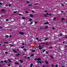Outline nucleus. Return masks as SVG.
<instances>
[{"instance_id":"obj_33","label":"nucleus","mask_w":67,"mask_h":67,"mask_svg":"<svg viewBox=\"0 0 67 67\" xmlns=\"http://www.w3.org/2000/svg\"><path fill=\"white\" fill-rule=\"evenodd\" d=\"M37 4H38V3H36V4H34V5H37Z\"/></svg>"},{"instance_id":"obj_57","label":"nucleus","mask_w":67,"mask_h":67,"mask_svg":"<svg viewBox=\"0 0 67 67\" xmlns=\"http://www.w3.org/2000/svg\"><path fill=\"white\" fill-rule=\"evenodd\" d=\"M55 67H58V65H55Z\"/></svg>"},{"instance_id":"obj_49","label":"nucleus","mask_w":67,"mask_h":67,"mask_svg":"<svg viewBox=\"0 0 67 67\" xmlns=\"http://www.w3.org/2000/svg\"><path fill=\"white\" fill-rule=\"evenodd\" d=\"M18 15H22V14H18Z\"/></svg>"},{"instance_id":"obj_3","label":"nucleus","mask_w":67,"mask_h":67,"mask_svg":"<svg viewBox=\"0 0 67 67\" xmlns=\"http://www.w3.org/2000/svg\"><path fill=\"white\" fill-rule=\"evenodd\" d=\"M1 12H5V10L4 9H3L1 10Z\"/></svg>"},{"instance_id":"obj_10","label":"nucleus","mask_w":67,"mask_h":67,"mask_svg":"<svg viewBox=\"0 0 67 67\" xmlns=\"http://www.w3.org/2000/svg\"><path fill=\"white\" fill-rule=\"evenodd\" d=\"M15 64L16 65H19V63L18 62H15Z\"/></svg>"},{"instance_id":"obj_29","label":"nucleus","mask_w":67,"mask_h":67,"mask_svg":"<svg viewBox=\"0 0 67 67\" xmlns=\"http://www.w3.org/2000/svg\"><path fill=\"white\" fill-rule=\"evenodd\" d=\"M37 21H36L35 22V24H37Z\"/></svg>"},{"instance_id":"obj_37","label":"nucleus","mask_w":67,"mask_h":67,"mask_svg":"<svg viewBox=\"0 0 67 67\" xmlns=\"http://www.w3.org/2000/svg\"><path fill=\"white\" fill-rule=\"evenodd\" d=\"M52 29H53V30H55V27H52Z\"/></svg>"},{"instance_id":"obj_26","label":"nucleus","mask_w":67,"mask_h":67,"mask_svg":"<svg viewBox=\"0 0 67 67\" xmlns=\"http://www.w3.org/2000/svg\"><path fill=\"white\" fill-rule=\"evenodd\" d=\"M56 17H54L53 18V20H56Z\"/></svg>"},{"instance_id":"obj_42","label":"nucleus","mask_w":67,"mask_h":67,"mask_svg":"<svg viewBox=\"0 0 67 67\" xmlns=\"http://www.w3.org/2000/svg\"><path fill=\"white\" fill-rule=\"evenodd\" d=\"M46 53L47 54H48V51H47L46 52Z\"/></svg>"},{"instance_id":"obj_22","label":"nucleus","mask_w":67,"mask_h":67,"mask_svg":"<svg viewBox=\"0 0 67 67\" xmlns=\"http://www.w3.org/2000/svg\"><path fill=\"white\" fill-rule=\"evenodd\" d=\"M21 48H24V46H22L21 47Z\"/></svg>"},{"instance_id":"obj_17","label":"nucleus","mask_w":67,"mask_h":67,"mask_svg":"<svg viewBox=\"0 0 67 67\" xmlns=\"http://www.w3.org/2000/svg\"><path fill=\"white\" fill-rule=\"evenodd\" d=\"M22 19H23V20H25V18L24 17H22Z\"/></svg>"},{"instance_id":"obj_4","label":"nucleus","mask_w":67,"mask_h":67,"mask_svg":"<svg viewBox=\"0 0 67 67\" xmlns=\"http://www.w3.org/2000/svg\"><path fill=\"white\" fill-rule=\"evenodd\" d=\"M20 53H17V54H16V57H18V56H19V55H20Z\"/></svg>"},{"instance_id":"obj_32","label":"nucleus","mask_w":67,"mask_h":67,"mask_svg":"<svg viewBox=\"0 0 67 67\" xmlns=\"http://www.w3.org/2000/svg\"><path fill=\"white\" fill-rule=\"evenodd\" d=\"M26 2L27 3H30V2H29V1H27Z\"/></svg>"},{"instance_id":"obj_27","label":"nucleus","mask_w":67,"mask_h":67,"mask_svg":"<svg viewBox=\"0 0 67 67\" xmlns=\"http://www.w3.org/2000/svg\"><path fill=\"white\" fill-rule=\"evenodd\" d=\"M17 11H14V13H17Z\"/></svg>"},{"instance_id":"obj_23","label":"nucleus","mask_w":67,"mask_h":67,"mask_svg":"<svg viewBox=\"0 0 67 67\" xmlns=\"http://www.w3.org/2000/svg\"><path fill=\"white\" fill-rule=\"evenodd\" d=\"M42 48H43L41 47H40L39 48V49H42Z\"/></svg>"},{"instance_id":"obj_34","label":"nucleus","mask_w":67,"mask_h":67,"mask_svg":"<svg viewBox=\"0 0 67 67\" xmlns=\"http://www.w3.org/2000/svg\"><path fill=\"white\" fill-rule=\"evenodd\" d=\"M33 24V22H31L30 23V24Z\"/></svg>"},{"instance_id":"obj_7","label":"nucleus","mask_w":67,"mask_h":67,"mask_svg":"<svg viewBox=\"0 0 67 67\" xmlns=\"http://www.w3.org/2000/svg\"><path fill=\"white\" fill-rule=\"evenodd\" d=\"M45 25H46L47 24H49V23L48 22H45L44 23Z\"/></svg>"},{"instance_id":"obj_24","label":"nucleus","mask_w":67,"mask_h":67,"mask_svg":"<svg viewBox=\"0 0 67 67\" xmlns=\"http://www.w3.org/2000/svg\"><path fill=\"white\" fill-rule=\"evenodd\" d=\"M32 5L31 4H30L28 5V6H32Z\"/></svg>"},{"instance_id":"obj_36","label":"nucleus","mask_w":67,"mask_h":67,"mask_svg":"<svg viewBox=\"0 0 67 67\" xmlns=\"http://www.w3.org/2000/svg\"><path fill=\"white\" fill-rule=\"evenodd\" d=\"M11 4H9V7H11Z\"/></svg>"},{"instance_id":"obj_38","label":"nucleus","mask_w":67,"mask_h":67,"mask_svg":"<svg viewBox=\"0 0 67 67\" xmlns=\"http://www.w3.org/2000/svg\"><path fill=\"white\" fill-rule=\"evenodd\" d=\"M44 16L46 17H47V15H46V14L44 15Z\"/></svg>"},{"instance_id":"obj_52","label":"nucleus","mask_w":67,"mask_h":67,"mask_svg":"<svg viewBox=\"0 0 67 67\" xmlns=\"http://www.w3.org/2000/svg\"><path fill=\"white\" fill-rule=\"evenodd\" d=\"M5 6H6V7H8V5L7 4H6Z\"/></svg>"},{"instance_id":"obj_31","label":"nucleus","mask_w":67,"mask_h":67,"mask_svg":"<svg viewBox=\"0 0 67 67\" xmlns=\"http://www.w3.org/2000/svg\"><path fill=\"white\" fill-rule=\"evenodd\" d=\"M5 54H8V52H5Z\"/></svg>"},{"instance_id":"obj_8","label":"nucleus","mask_w":67,"mask_h":67,"mask_svg":"<svg viewBox=\"0 0 67 67\" xmlns=\"http://www.w3.org/2000/svg\"><path fill=\"white\" fill-rule=\"evenodd\" d=\"M19 61L21 63H22L23 62V61L22 60H20Z\"/></svg>"},{"instance_id":"obj_46","label":"nucleus","mask_w":67,"mask_h":67,"mask_svg":"<svg viewBox=\"0 0 67 67\" xmlns=\"http://www.w3.org/2000/svg\"><path fill=\"white\" fill-rule=\"evenodd\" d=\"M4 43H5V44H8V42H4Z\"/></svg>"},{"instance_id":"obj_62","label":"nucleus","mask_w":67,"mask_h":67,"mask_svg":"<svg viewBox=\"0 0 67 67\" xmlns=\"http://www.w3.org/2000/svg\"><path fill=\"white\" fill-rule=\"evenodd\" d=\"M49 14L48 13H47L46 14V15H49Z\"/></svg>"},{"instance_id":"obj_18","label":"nucleus","mask_w":67,"mask_h":67,"mask_svg":"<svg viewBox=\"0 0 67 67\" xmlns=\"http://www.w3.org/2000/svg\"><path fill=\"white\" fill-rule=\"evenodd\" d=\"M46 63L47 64H48V62L47 61H46Z\"/></svg>"},{"instance_id":"obj_20","label":"nucleus","mask_w":67,"mask_h":67,"mask_svg":"<svg viewBox=\"0 0 67 67\" xmlns=\"http://www.w3.org/2000/svg\"><path fill=\"white\" fill-rule=\"evenodd\" d=\"M65 18H61V20H65Z\"/></svg>"},{"instance_id":"obj_63","label":"nucleus","mask_w":67,"mask_h":67,"mask_svg":"<svg viewBox=\"0 0 67 67\" xmlns=\"http://www.w3.org/2000/svg\"><path fill=\"white\" fill-rule=\"evenodd\" d=\"M39 47H41V45H40H40H39Z\"/></svg>"},{"instance_id":"obj_9","label":"nucleus","mask_w":67,"mask_h":67,"mask_svg":"<svg viewBox=\"0 0 67 67\" xmlns=\"http://www.w3.org/2000/svg\"><path fill=\"white\" fill-rule=\"evenodd\" d=\"M37 63H40V64H42V62H41V61H40V62L38 61H37Z\"/></svg>"},{"instance_id":"obj_16","label":"nucleus","mask_w":67,"mask_h":67,"mask_svg":"<svg viewBox=\"0 0 67 67\" xmlns=\"http://www.w3.org/2000/svg\"><path fill=\"white\" fill-rule=\"evenodd\" d=\"M33 65V64H30V67H32V65Z\"/></svg>"},{"instance_id":"obj_64","label":"nucleus","mask_w":67,"mask_h":67,"mask_svg":"<svg viewBox=\"0 0 67 67\" xmlns=\"http://www.w3.org/2000/svg\"><path fill=\"white\" fill-rule=\"evenodd\" d=\"M43 56V57H45V54H44Z\"/></svg>"},{"instance_id":"obj_53","label":"nucleus","mask_w":67,"mask_h":67,"mask_svg":"<svg viewBox=\"0 0 67 67\" xmlns=\"http://www.w3.org/2000/svg\"><path fill=\"white\" fill-rule=\"evenodd\" d=\"M53 47L52 46H51V47H50L49 48V49H50V48H52Z\"/></svg>"},{"instance_id":"obj_39","label":"nucleus","mask_w":67,"mask_h":67,"mask_svg":"<svg viewBox=\"0 0 67 67\" xmlns=\"http://www.w3.org/2000/svg\"><path fill=\"white\" fill-rule=\"evenodd\" d=\"M52 15V14H49V15Z\"/></svg>"},{"instance_id":"obj_58","label":"nucleus","mask_w":67,"mask_h":67,"mask_svg":"<svg viewBox=\"0 0 67 67\" xmlns=\"http://www.w3.org/2000/svg\"><path fill=\"white\" fill-rule=\"evenodd\" d=\"M42 44H45V43H41Z\"/></svg>"},{"instance_id":"obj_28","label":"nucleus","mask_w":67,"mask_h":67,"mask_svg":"<svg viewBox=\"0 0 67 67\" xmlns=\"http://www.w3.org/2000/svg\"><path fill=\"white\" fill-rule=\"evenodd\" d=\"M1 62L2 63H4V61H1Z\"/></svg>"},{"instance_id":"obj_50","label":"nucleus","mask_w":67,"mask_h":67,"mask_svg":"<svg viewBox=\"0 0 67 67\" xmlns=\"http://www.w3.org/2000/svg\"><path fill=\"white\" fill-rule=\"evenodd\" d=\"M61 5H62V6H63V7L64 6V5L63 4H62Z\"/></svg>"},{"instance_id":"obj_5","label":"nucleus","mask_w":67,"mask_h":67,"mask_svg":"<svg viewBox=\"0 0 67 67\" xmlns=\"http://www.w3.org/2000/svg\"><path fill=\"white\" fill-rule=\"evenodd\" d=\"M29 16L30 17H31V18H33L34 16V15L32 14H30Z\"/></svg>"},{"instance_id":"obj_11","label":"nucleus","mask_w":67,"mask_h":67,"mask_svg":"<svg viewBox=\"0 0 67 67\" xmlns=\"http://www.w3.org/2000/svg\"><path fill=\"white\" fill-rule=\"evenodd\" d=\"M34 56V54H32L31 55V57H33V56Z\"/></svg>"},{"instance_id":"obj_13","label":"nucleus","mask_w":67,"mask_h":67,"mask_svg":"<svg viewBox=\"0 0 67 67\" xmlns=\"http://www.w3.org/2000/svg\"><path fill=\"white\" fill-rule=\"evenodd\" d=\"M8 61L9 62V63H11L12 62L10 60V59H8Z\"/></svg>"},{"instance_id":"obj_12","label":"nucleus","mask_w":67,"mask_h":67,"mask_svg":"<svg viewBox=\"0 0 67 67\" xmlns=\"http://www.w3.org/2000/svg\"><path fill=\"white\" fill-rule=\"evenodd\" d=\"M9 46H11V47H13L14 46V45H13L12 44H9Z\"/></svg>"},{"instance_id":"obj_61","label":"nucleus","mask_w":67,"mask_h":67,"mask_svg":"<svg viewBox=\"0 0 67 67\" xmlns=\"http://www.w3.org/2000/svg\"><path fill=\"white\" fill-rule=\"evenodd\" d=\"M27 56H25V57H24L25 58H27Z\"/></svg>"},{"instance_id":"obj_59","label":"nucleus","mask_w":67,"mask_h":67,"mask_svg":"<svg viewBox=\"0 0 67 67\" xmlns=\"http://www.w3.org/2000/svg\"><path fill=\"white\" fill-rule=\"evenodd\" d=\"M9 37H10L11 38H12V36H11V35Z\"/></svg>"},{"instance_id":"obj_51","label":"nucleus","mask_w":67,"mask_h":67,"mask_svg":"<svg viewBox=\"0 0 67 67\" xmlns=\"http://www.w3.org/2000/svg\"><path fill=\"white\" fill-rule=\"evenodd\" d=\"M24 51H26V49L25 48V49H24Z\"/></svg>"},{"instance_id":"obj_43","label":"nucleus","mask_w":67,"mask_h":67,"mask_svg":"<svg viewBox=\"0 0 67 67\" xmlns=\"http://www.w3.org/2000/svg\"><path fill=\"white\" fill-rule=\"evenodd\" d=\"M45 41H46L47 40V38H46L45 39Z\"/></svg>"},{"instance_id":"obj_44","label":"nucleus","mask_w":67,"mask_h":67,"mask_svg":"<svg viewBox=\"0 0 67 67\" xmlns=\"http://www.w3.org/2000/svg\"><path fill=\"white\" fill-rule=\"evenodd\" d=\"M0 5H2V3L0 2Z\"/></svg>"},{"instance_id":"obj_2","label":"nucleus","mask_w":67,"mask_h":67,"mask_svg":"<svg viewBox=\"0 0 67 67\" xmlns=\"http://www.w3.org/2000/svg\"><path fill=\"white\" fill-rule=\"evenodd\" d=\"M19 33L20 34L22 35H24V33L22 32H19Z\"/></svg>"},{"instance_id":"obj_25","label":"nucleus","mask_w":67,"mask_h":67,"mask_svg":"<svg viewBox=\"0 0 67 67\" xmlns=\"http://www.w3.org/2000/svg\"><path fill=\"white\" fill-rule=\"evenodd\" d=\"M25 13H29V12L27 11H26L25 12Z\"/></svg>"},{"instance_id":"obj_47","label":"nucleus","mask_w":67,"mask_h":67,"mask_svg":"<svg viewBox=\"0 0 67 67\" xmlns=\"http://www.w3.org/2000/svg\"><path fill=\"white\" fill-rule=\"evenodd\" d=\"M60 36H62L63 35V34H60Z\"/></svg>"},{"instance_id":"obj_60","label":"nucleus","mask_w":67,"mask_h":67,"mask_svg":"<svg viewBox=\"0 0 67 67\" xmlns=\"http://www.w3.org/2000/svg\"><path fill=\"white\" fill-rule=\"evenodd\" d=\"M43 29V27H41L40 28V30H41V29Z\"/></svg>"},{"instance_id":"obj_30","label":"nucleus","mask_w":67,"mask_h":67,"mask_svg":"<svg viewBox=\"0 0 67 67\" xmlns=\"http://www.w3.org/2000/svg\"><path fill=\"white\" fill-rule=\"evenodd\" d=\"M6 37H7V38H8L9 37V36L8 35H7L6 36Z\"/></svg>"},{"instance_id":"obj_6","label":"nucleus","mask_w":67,"mask_h":67,"mask_svg":"<svg viewBox=\"0 0 67 67\" xmlns=\"http://www.w3.org/2000/svg\"><path fill=\"white\" fill-rule=\"evenodd\" d=\"M12 51L13 52H14L15 53H17V52L14 49H13Z\"/></svg>"},{"instance_id":"obj_14","label":"nucleus","mask_w":67,"mask_h":67,"mask_svg":"<svg viewBox=\"0 0 67 67\" xmlns=\"http://www.w3.org/2000/svg\"><path fill=\"white\" fill-rule=\"evenodd\" d=\"M4 62L5 63H7V61L6 60H5L4 61Z\"/></svg>"},{"instance_id":"obj_48","label":"nucleus","mask_w":67,"mask_h":67,"mask_svg":"<svg viewBox=\"0 0 67 67\" xmlns=\"http://www.w3.org/2000/svg\"><path fill=\"white\" fill-rule=\"evenodd\" d=\"M51 66H52V67H54V65H53V64H52V65H51Z\"/></svg>"},{"instance_id":"obj_55","label":"nucleus","mask_w":67,"mask_h":67,"mask_svg":"<svg viewBox=\"0 0 67 67\" xmlns=\"http://www.w3.org/2000/svg\"><path fill=\"white\" fill-rule=\"evenodd\" d=\"M36 40H38V38L37 37L36 38Z\"/></svg>"},{"instance_id":"obj_15","label":"nucleus","mask_w":67,"mask_h":67,"mask_svg":"<svg viewBox=\"0 0 67 67\" xmlns=\"http://www.w3.org/2000/svg\"><path fill=\"white\" fill-rule=\"evenodd\" d=\"M51 56V58H52V59H53V58H54V57H53L52 55H51L50 56Z\"/></svg>"},{"instance_id":"obj_35","label":"nucleus","mask_w":67,"mask_h":67,"mask_svg":"<svg viewBox=\"0 0 67 67\" xmlns=\"http://www.w3.org/2000/svg\"><path fill=\"white\" fill-rule=\"evenodd\" d=\"M32 19H29V21H32Z\"/></svg>"},{"instance_id":"obj_41","label":"nucleus","mask_w":67,"mask_h":67,"mask_svg":"<svg viewBox=\"0 0 67 67\" xmlns=\"http://www.w3.org/2000/svg\"><path fill=\"white\" fill-rule=\"evenodd\" d=\"M8 66H11V64H8Z\"/></svg>"},{"instance_id":"obj_45","label":"nucleus","mask_w":67,"mask_h":67,"mask_svg":"<svg viewBox=\"0 0 67 67\" xmlns=\"http://www.w3.org/2000/svg\"><path fill=\"white\" fill-rule=\"evenodd\" d=\"M27 59H30V57H27Z\"/></svg>"},{"instance_id":"obj_40","label":"nucleus","mask_w":67,"mask_h":67,"mask_svg":"<svg viewBox=\"0 0 67 67\" xmlns=\"http://www.w3.org/2000/svg\"><path fill=\"white\" fill-rule=\"evenodd\" d=\"M6 21H9V20L8 19H6Z\"/></svg>"},{"instance_id":"obj_56","label":"nucleus","mask_w":67,"mask_h":67,"mask_svg":"<svg viewBox=\"0 0 67 67\" xmlns=\"http://www.w3.org/2000/svg\"><path fill=\"white\" fill-rule=\"evenodd\" d=\"M0 28L2 29V26L0 27Z\"/></svg>"},{"instance_id":"obj_21","label":"nucleus","mask_w":67,"mask_h":67,"mask_svg":"<svg viewBox=\"0 0 67 67\" xmlns=\"http://www.w3.org/2000/svg\"><path fill=\"white\" fill-rule=\"evenodd\" d=\"M48 27L47 26H46L45 28L47 29Z\"/></svg>"},{"instance_id":"obj_1","label":"nucleus","mask_w":67,"mask_h":67,"mask_svg":"<svg viewBox=\"0 0 67 67\" xmlns=\"http://www.w3.org/2000/svg\"><path fill=\"white\" fill-rule=\"evenodd\" d=\"M34 60H37L38 61H39L40 60H41V58H35V59H34Z\"/></svg>"},{"instance_id":"obj_54","label":"nucleus","mask_w":67,"mask_h":67,"mask_svg":"<svg viewBox=\"0 0 67 67\" xmlns=\"http://www.w3.org/2000/svg\"><path fill=\"white\" fill-rule=\"evenodd\" d=\"M44 52H45V50H44L43 51V52L44 53Z\"/></svg>"},{"instance_id":"obj_19","label":"nucleus","mask_w":67,"mask_h":67,"mask_svg":"<svg viewBox=\"0 0 67 67\" xmlns=\"http://www.w3.org/2000/svg\"><path fill=\"white\" fill-rule=\"evenodd\" d=\"M32 52H35V50H32Z\"/></svg>"}]
</instances>
